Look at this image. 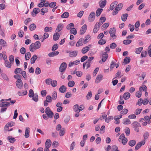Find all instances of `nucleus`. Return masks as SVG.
<instances>
[{"mask_svg":"<svg viewBox=\"0 0 151 151\" xmlns=\"http://www.w3.org/2000/svg\"><path fill=\"white\" fill-rule=\"evenodd\" d=\"M41 45L40 42L39 41H37L35 43H32L29 46V50L30 51L33 52L34 50L38 49L40 48Z\"/></svg>","mask_w":151,"mask_h":151,"instance_id":"f257e3e1","label":"nucleus"},{"mask_svg":"<svg viewBox=\"0 0 151 151\" xmlns=\"http://www.w3.org/2000/svg\"><path fill=\"white\" fill-rule=\"evenodd\" d=\"M45 112L48 117L50 118H53L54 113L49 107H47L45 109Z\"/></svg>","mask_w":151,"mask_h":151,"instance_id":"f03ea898","label":"nucleus"},{"mask_svg":"<svg viewBox=\"0 0 151 151\" xmlns=\"http://www.w3.org/2000/svg\"><path fill=\"white\" fill-rule=\"evenodd\" d=\"M67 68L66 63L65 62L62 63L59 68V71L61 73V74H62L64 72Z\"/></svg>","mask_w":151,"mask_h":151,"instance_id":"7ed1b4c3","label":"nucleus"},{"mask_svg":"<svg viewBox=\"0 0 151 151\" xmlns=\"http://www.w3.org/2000/svg\"><path fill=\"white\" fill-rule=\"evenodd\" d=\"M52 99L51 96L49 95H47L46 97V100L44 101V104L45 106H47L48 105V103H51L52 101Z\"/></svg>","mask_w":151,"mask_h":151,"instance_id":"20e7f679","label":"nucleus"},{"mask_svg":"<svg viewBox=\"0 0 151 151\" xmlns=\"http://www.w3.org/2000/svg\"><path fill=\"white\" fill-rule=\"evenodd\" d=\"M133 126L134 130L137 132H139V128L141 127L140 124L137 122H135L133 123Z\"/></svg>","mask_w":151,"mask_h":151,"instance_id":"39448f33","label":"nucleus"},{"mask_svg":"<svg viewBox=\"0 0 151 151\" xmlns=\"http://www.w3.org/2000/svg\"><path fill=\"white\" fill-rule=\"evenodd\" d=\"M116 29L115 28H111L109 30V33L111 36L114 39H115L116 37V35H115L116 32Z\"/></svg>","mask_w":151,"mask_h":151,"instance_id":"423d86ee","label":"nucleus"},{"mask_svg":"<svg viewBox=\"0 0 151 151\" xmlns=\"http://www.w3.org/2000/svg\"><path fill=\"white\" fill-rule=\"evenodd\" d=\"M145 141L143 140L138 142L136 145L134 150H137L139 149L142 145H144L145 143Z\"/></svg>","mask_w":151,"mask_h":151,"instance_id":"0eeeda50","label":"nucleus"},{"mask_svg":"<svg viewBox=\"0 0 151 151\" xmlns=\"http://www.w3.org/2000/svg\"><path fill=\"white\" fill-rule=\"evenodd\" d=\"M15 123L13 122H11L7 123L5 125L4 129V130H7L9 129V127H11L14 126Z\"/></svg>","mask_w":151,"mask_h":151,"instance_id":"6e6552de","label":"nucleus"},{"mask_svg":"<svg viewBox=\"0 0 151 151\" xmlns=\"http://www.w3.org/2000/svg\"><path fill=\"white\" fill-rule=\"evenodd\" d=\"M16 84L17 88L21 89L23 86V82L21 80H18L16 82Z\"/></svg>","mask_w":151,"mask_h":151,"instance_id":"1a4fd4ad","label":"nucleus"},{"mask_svg":"<svg viewBox=\"0 0 151 151\" xmlns=\"http://www.w3.org/2000/svg\"><path fill=\"white\" fill-rule=\"evenodd\" d=\"M95 14L94 12H91L88 17V20L90 22H93L95 19Z\"/></svg>","mask_w":151,"mask_h":151,"instance_id":"9d476101","label":"nucleus"},{"mask_svg":"<svg viewBox=\"0 0 151 151\" xmlns=\"http://www.w3.org/2000/svg\"><path fill=\"white\" fill-rule=\"evenodd\" d=\"M10 103L6 101L2 102L0 104V107L1 108L7 107L9 106Z\"/></svg>","mask_w":151,"mask_h":151,"instance_id":"9b49d317","label":"nucleus"},{"mask_svg":"<svg viewBox=\"0 0 151 151\" xmlns=\"http://www.w3.org/2000/svg\"><path fill=\"white\" fill-rule=\"evenodd\" d=\"M87 27L86 24H84L82 26L80 30V34L81 35L84 34L85 32L87 29Z\"/></svg>","mask_w":151,"mask_h":151,"instance_id":"f8f14e48","label":"nucleus"},{"mask_svg":"<svg viewBox=\"0 0 151 151\" xmlns=\"http://www.w3.org/2000/svg\"><path fill=\"white\" fill-rule=\"evenodd\" d=\"M92 64V62H89L88 61H86L85 63H84L83 64V68L84 69L86 66V69H87L90 67L91 64Z\"/></svg>","mask_w":151,"mask_h":151,"instance_id":"ddd939ff","label":"nucleus"},{"mask_svg":"<svg viewBox=\"0 0 151 151\" xmlns=\"http://www.w3.org/2000/svg\"><path fill=\"white\" fill-rule=\"evenodd\" d=\"M108 54L107 52H104L102 54V61L103 62H105L108 58Z\"/></svg>","mask_w":151,"mask_h":151,"instance_id":"4468645a","label":"nucleus"},{"mask_svg":"<svg viewBox=\"0 0 151 151\" xmlns=\"http://www.w3.org/2000/svg\"><path fill=\"white\" fill-rule=\"evenodd\" d=\"M106 18L105 17H101L100 19L99 22L97 23V25L100 27L101 25H102L106 21Z\"/></svg>","mask_w":151,"mask_h":151,"instance_id":"2eb2a0df","label":"nucleus"},{"mask_svg":"<svg viewBox=\"0 0 151 151\" xmlns=\"http://www.w3.org/2000/svg\"><path fill=\"white\" fill-rule=\"evenodd\" d=\"M102 78L103 75L102 74H100L98 75L95 81L96 83H99L102 80Z\"/></svg>","mask_w":151,"mask_h":151,"instance_id":"dca6fc26","label":"nucleus"},{"mask_svg":"<svg viewBox=\"0 0 151 151\" xmlns=\"http://www.w3.org/2000/svg\"><path fill=\"white\" fill-rule=\"evenodd\" d=\"M106 4V0H101L99 2V4L101 7L103 8L104 7Z\"/></svg>","mask_w":151,"mask_h":151,"instance_id":"f3484780","label":"nucleus"},{"mask_svg":"<svg viewBox=\"0 0 151 151\" xmlns=\"http://www.w3.org/2000/svg\"><path fill=\"white\" fill-rule=\"evenodd\" d=\"M63 28V24H62L60 23L58 25L55 31L57 32H59L62 30Z\"/></svg>","mask_w":151,"mask_h":151,"instance_id":"a211bd4d","label":"nucleus"},{"mask_svg":"<svg viewBox=\"0 0 151 151\" xmlns=\"http://www.w3.org/2000/svg\"><path fill=\"white\" fill-rule=\"evenodd\" d=\"M118 4L117 2L115 1L112 3L110 5L109 9L111 10H113L115 7Z\"/></svg>","mask_w":151,"mask_h":151,"instance_id":"6ab92c4d","label":"nucleus"},{"mask_svg":"<svg viewBox=\"0 0 151 151\" xmlns=\"http://www.w3.org/2000/svg\"><path fill=\"white\" fill-rule=\"evenodd\" d=\"M66 87L64 85L61 86L59 88V91L62 93H64L66 91Z\"/></svg>","mask_w":151,"mask_h":151,"instance_id":"aec40b11","label":"nucleus"},{"mask_svg":"<svg viewBox=\"0 0 151 151\" xmlns=\"http://www.w3.org/2000/svg\"><path fill=\"white\" fill-rule=\"evenodd\" d=\"M29 129L30 128L29 127L26 128L24 134V137L26 138H28L29 137Z\"/></svg>","mask_w":151,"mask_h":151,"instance_id":"412c9836","label":"nucleus"},{"mask_svg":"<svg viewBox=\"0 0 151 151\" xmlns=\"http://www.w3.org/2000/svg\"><path fill=\"white\" fill-rule=\"evenodd\" d=\"M78 51L77 50L70 52L69 56L70 57H74L76 56L78 54Z\"/></svg>","mask_w":151,"mask_h":151,"instance_id":"4be33fe9","label":"nucleus"},{"mask_svg":"<svg viewBox=\"0 0 151 151\" xmlns=\"http://www.w3.org/2000/svg\"><path fill=\"white\" fill-rule=\"evenodd\" d=\"M84 42V39L83 38L80 39L77 42L76 46V47H79L83 45V42Z\"/></svg>","mask_w":151,"mask_h":151,"instance_id":"5701e85b","label":"nucleus"},{"mask_svg":"<svg viewBox=\"0 0 151 151\" xmlns=\"http://www.w3.org/2000/svg\"><path fill=\"white\" fill-rule=\"evenodd\" d=\"M131 59L129 57H126L123 60V63L124 64H127L129 63Z\"/></svg>","mask_w":151,"mask_h":151,"instance_id":"b1692460","label":"nucleus"},{"mask_svg":"<svg viewBox=\"0 0 151 151\" xmlns=\"http://www.w3.org/2000/svg\"><path fill=\"white\" fill-rule=\"evenodd\" d=\"M59 52L58 51H56L54 52H52L49 53L48 55L50 57H53L58 55Z\"/></svg>","mask_w":151,"mask_h":151,"instance_id":"393cba45","label":"nucleus"},{"mask_svg":"<svg viewBox=\"0 0 151 151\" xmlns=\"http://www.w3.org/2000/svg\"><path fill=\"white\" fill-rule=\"evenodd\" d=\"M60 35L58 32L55 33L53 36V39L55 41L58 40L59 38Z\"/></svg>","mask_w":151,"mask_h":151,"instance_id":"a878e982","label":"nucleus"},{"mask_svg":"<svg viewBox=\"0 0 151 151\" xmlns=\"http://www.w3.org/2000/svg\"><path fill=\"white\" fill-rule=\"evenodd\" d=\"M37 58V56L36 55H34L31 58V64L34 63L36 59Z\"/></svg>","mask_w":151,"mask_h":151,"instance_id":"bb28decb","label":"nucleus"},{"mask_svg":"<svg viewBox=\"0 0 151 151\" xmlns=\"http://www.w3.org/2000/svg\"><path fill=\"white\" fill-rule=\"evenodd\" d=\"M69 16V13L68 12L63 13L61 16V17L62 18H68Z\"/></svg>","mask_w":151,"mask_h":151,"instance_id":"cd10ccee","label":"nucleus"},{"mask_svg":"<svg viewBox=\"0 0 151 151\" xmlns=\"http://www.w3.org/2000/svg\"><path fill=\"white\" fill-rule=\"evenodd\" d=\"M89 47L87 46L83 47L81 50V52L83 54H85L89 50Z\"/></svg>","mask_w":151,"mask_h":151,"instance_id":"c85d7f7f","label":"nucleus"},{"mask_svg":"<svg viewBox=\"0 0 151 151\" xmlns=\"http://www.w3.org/2000/svg\"><path fill=\"white\" fill-rule=\"evenodd\" d=\"M130 96V93L128 92L125 93L123 95V98L125 100L128 99Z\"/></svg>","mask_w":151,"mask_h":151,"instance_id":"c756f323","label":"nucleus"},{"mask_svg":"<svg viewBox=\"0 0 151 151\" xmlns=\"http://www.w3.org/2000/svg\"><path fill=\"white\" fill-rule=\"evenodd\" d=\"M51 144V141L49 139H47L46 142L45 143V147H50Z\"/></svg>","mask_w":151,"mask_h":151,"instance_id":"7c9ffc66","label":"nucleus"},{"mask_svg":"<svg viewBox=\"0 0 151 151\" xmlns=\"http://www.w3.org/2000/svg\"><path fill=\"white\" fill-rule=\"evenodd\" d=\"M27 90H25L23 91H18L17 93L18 94L19 96H23L27 95Z\"/></svg>","mask_w":151,"mask_h":151,"instance_id":"2f4dec72","label":"nucleus"},{"mask_svg":"<svg viewBox=\"0 0 151 151\" xmlns=\"http://www.w3.org/2000/svg\"><path fill=\"white\" fill-rule=\"evenodd\" d=\"M100 27L98 26L97 25V23H96L94 26V27L93 29V32L94 33H97L99 30Z\"/></svg>","mask_w":151,"mask_h":151,"instance_id":"473e14b6","label":"nucleus"},{"mask_svg":"<svg viewBox=\"0 0 151 151\" xmlns=\"http://www.w3.org/2000/svg\"><path fill=\"white\" fill-rule=\"evenodd\" d=\"M36 28V25L34 23L30 24L29 27V29L31 31L35 30Z\"/></svg>","mask_w":151,"mask_h":151,"instance_id":"72a5a7b5","label":"nucleus"},{"mask_svg":"<svg viewBox=\"0 0 151 151\" xmlns=\"http://www.w3.org/2000/svg\"><path fill=\"white\" fill-rule=\"evenodd\" d=\"M7 139L9 142L11 143L14 142L16 141V139L14 138L11 136L8 137Z\"/></svg>","mask_w":151,"mask_h":151,"instance_id":"f704fd0d","label":"nucleus"},{"mask_svg":"<svg viewBox=\"0 0 151 151\" xmlns=\"http://www.w3.org/2000/svg\"><path fill=\"white\" fill-rule=\"evenodd\" d=\"M128 16L127 14H123L121 16L122 20L124 22L126 21Z\"/></svg>","mask_w":151,"mask_h":151,"instance_id":"c9c22d12","label":"nucleus"},{"mask_svg":"<svg viewBox=\"0 0 151 151\" xmlns=\"http://www.w3.org/2000/svg\"><path fill=\"white\" fill-rule=\"evenodd\" d=\"M103 9L101 8H98L96 12V15L97 17L99 16L102 12Z\"/></svg>","mask_w":151,"mask_h":151,"instance_id":"e433bc0d","label":"nucleus"},{"mask_svg":"<svg viewBox=\"0 0 151 151\" xmlns=\"http://www.w3.org/2000/svg\"><path fill=\"white\" fill-rule=\"evenodd\" d=\"M31 57V54L29 52H27L25 55V58L26 60H28Z\"/></svg>","mask_w":151,"mask_h":151,"instance_id":"4c0bfd02","label":"nucleus"},{"mask_svg":"<svg viewBox=\"0 0 151 151\" xmlns=\"http://www.w3.org/2000/svg\"><path fill=\"white\" fill-rule=\"evenodd\" d=\"M149 133L147 131L145 132L143 134V137L145 140L147 139L149 136Z\"/></svg>","mask_w":151,"mask_h":151,"instance_id":"58836bf2","label":"nucleus"},{"mask_svg":"<svg viewBox=\"0 0 151 151\" xmlns=\"http://www.w3.org/2000/svg\"><path fill=\"white\" fill-rule=\"evenodd\" d=\"M123 123L124 124H130L131 122L128 119L125 118L123 119Z\"/></svg>","mask_w":151,"mask_h":151,"instance_id":"ea45409f","label":"nucleus"},{"mask_svg":"<svg viewBox=\"0 0 151 151\" xmlns=\"http://www.w3.org/2000/svg\"><path fill=\"white\" fill-rule=\"evenodd\" d=\"M142 50V47L138 48L135 49V52L136 54H139Z\"/></svg>","mask_w":151,"mask_h":151,"instance_id":"a19ab883","label":"nucleus"},{"mask_svg":"<svg viewBox=\"0 0 151 151\" xmlns=\"http://www.w3.org/2000/svg\"><path fill=\"white\" fill-rule=\"evenodd\" d=\"M91 36L89 35H87L86 36L85 38V39L84 41V43L85 44L87 43L90 40Z\"/></svg>","mask_w":151,"mask_h":151,"instance_id":"79ce46f5","label":"nucleus"},{"mask_svg":"<svg viewBox=\"0 0 151 151\" xmlns=\"http://www.w3.org/2000/svg\"><path fill=\"white\" fill-rule=\"evenodd\" d=\"M52 30V28L51 27H45L44 29V31L45 32H51Z\"/></svg>","mask_w":151,"mask_h":151,"instance_id":"37998d69","label":"nucleus"},{"mask_svg":"<svg viewBox=\"0 0 151 151\" xmlns=\"http://www.w3.org/2000/svg\"><path fill=\"white\" fill-rule=\"evenodd\" d=\"M0 44L3 47H5L6 46V42L3 39L0 40Z\"/></svg>","mask_w":151,"mask_h":151,"instance_id":"c03bdc74","label":"nucleus"},{"mask_svg":"<svg viewBox=\"0 0 151 151\" xmlns=\"http://www.w3.org/2000/svg\"><path fill=\"white\" fill-rule=\"evenodd\" d=\"M145 121L148 124H149L151 123V121L150 120V118L148 116H145L144 117Z\"/></svg>","mask_w":151,"mask_h":151,"instance_id":"a18cd8bd","label":"nucleus"},{"mask_svg":"<svg viewBox=\"0 0 151 151\" xmlns=\"http://www.w3.org/2000/svg\"><path fill=\"white\" fill-rule=\"evenodd\" d=\"M32 97V100L36 102L38 101V96L37 93H35Z\"/></svg>","mask_w":151,"mask_h":151,"instance_id":"49530a36","label":"nucleus"},{"mask_svg":"<svg viewBox=\"0 0 151 151\" xmlns=\"http://www.w3.org/2000/svg\"><path fill=\"white\" fill-rule=\"evenodd\" d=\"M4 64L5 66L7 68H10L12 66L11 63L7 60H5Z\"/></svg>","mask_w":151,"mask_h":151,"instance_id":"de8ad7c7","label":"nucleus"},{"mask_svg":"<svg viewBox=\"0 0 151 151\" xmlns=\"http://www.w3.org/2000/svg\"><path fill=\"white\" fill-rule=\"evenodd\" d=\"M57 98V92L54 91H53V93L52 94V99L54 100H55Z\"/></svg>","mask_w":151,"mask_h":151,"instance_id":"09e8293b","label":"nucleus"},{"mask_svg":"<svg viewBox=\"0 0 151 151\" xmlns=\"http://www.w3.org/2000/svg\"><path fill=\"white\" fill-rule=\"evenodd\" d=\"M41 11L42 13H41L42 15H44L45 13L47 12L48 11V9L46 7H43L41 9Z\"/></svg>","mask_w":151,"mask_h":151,"instance_id":"8fccbe9b","label":"nucleus"},{"mask_svg":"<svg viewBox=\"0 0 151 151\" xmlns=\"http://www.w3.org/2000/svg\"><path fill=\"white\" fill-rule=\"evenodd\" d=\"M70 32L71 34L75 35L77 34V30L75 28H73L70 30Z\"/></svg>","mask_w":151,"mask_h":151,"instance_id":"3c124183","label":"nucleus"},{"mask_svg":"<svg viewBox=\"0 0 151 151\" xmlns=\"http://www.w3.org/2000/svg\"><path fill=\"white\" fill-rule=\"evenodd\" d=\"M74 111L76 112H77L79 111V106L78 104H76L73 106Z\"/></svg>","mask_w":151,"mask_h":151,"instance_id":"603ef678","label":"nucleus"},{"mask_svg":"<svg viewBox=\"0 0 151 151\" xmlns=\"http://www.w3.org/2000/svg\"><path fill=\"white\" fill-rule=\"evenodd\" d=\"M75 83L73 81H71L68 82V85L69 87H72L74 86Z\"/></svg>","mask_w":151,"mask_h":151,"instance_id":"864d4df0","label":"nucleus"},{"mask_svg":"<svg viewBox=\"0 0 151 151\" xmlns=\"http://www.w3.org/2000/svg\"><path fill=\"white\" fill-rule=\"evenodd\" d=\"M147 55V52L146 51H142L141 52V56L142 58L145 57Z\"/></svg>","mask_w":151,"mask_h":151,"instance_id":"5fc2aeb1","label":"nucleus"},{"mask_svg":"<svg viewBox=\"0 0 151 151\" xmlns=\"http://www.w3.org/2000/svg\"><path fill=\"white\" fill-rule=\"evenodd\" d=\"M74 25L73 23H70L68 24L66 27V28L68 29H71L72 28H73Z\"/></svg>","mask_w":151,"mask_h":151,"instance_id":"6e6d98bb","label":"nucleus"},{"mask_svg":"<svg viewBox=\"0 0 151 151\" xmlns=\"http://www.w3.org/2000/svg\"><path fill=\"white\" fill-rule=\"evenodd\" d=\"M106 42V40L104 39H100L98 41L99 44L101 45L104 44Z\"/></svg>","mask_w":151,"mask_h":151,"instance_id":"4d7b16f0","label":"nucleus"},{"mask_svg":"<svg viewBox=\"0 0 151 151\" xmlns=\"http://www.w3.org/2000/svg\"><path fill=\"white\" fill-rule=\"evenodd\" d=\"M142 90L144 91H146L147 90V87L145 85H144L140 87L139 88V90L141 91Z\"/></svg>","mask_w":151,"mask_h":151,"instance_id":"13d9d810","label":"nucleus"},{"mask_svg":"<svg viewBox=\"0 0 151 151\" xmlns=\"http://www.w3.org/2000/svg\"><path fill=\"white\" fill-rule=\"evenodd\" d=\"M34 94L33 90L32 89H30L29 92V97L31 98L34 95Z\"/></svg>","mask_w":151,"mask_h":151,"instance_id":"bf43d9fd","label":"nucleus"},{"mask_svg":"<svg viewBox=\"0 0 151 151\" xmlns=\"http://www.w3.org/2000/svg\"><path fill=\"white\" fill-rule=\"evenodd\" d=\"M128 110L127 109H123L122 111H121L120 112V114H122V115H125L127 114V113Z\"/></svg>","mask_w":151,"mask_h":151,"instance_id":"052dcab7","label":"nucleus"},{"mask_svg":"<svg viewBox=\"0 0 151 151\" xmlns=\"http://www.w3.org/2000/svg\"><path fill=\"white\" fill-rule=\"evenodd\" d=\"M111 150V151H119V150H118L117 147L115 145L112 146Z\"/></svg>","mask_w":151,"mask_h":151,"instance_id":"680f3d73","label":"nucleus"},{"mask_svg":"<svg viewBox=\"0 0 151 151\" xmlns=\"http://www.w3.org/2000/svg\"><path fill=\"white\" fill-rule=\"evenodd\" d=\"M125 132L126 135L129 136L130 133V129L128 127H126L125 129Z\"/></svg>","mask_w":151,"mask_h":151,"instance_id":"e2e57ef3","label":"nucleus"},{"mask_svg":"<svg viewBox=\"0 0 151 151\" xmlns=\"http://www.w3.org/2000/svg\"><path fill=\"white\" fill-rule=\"evenodd\" d=\"M92 95V93H91V91L89 92L88 93V94L86 96V98L87 99H88V100L91 97Z\"/></svg>","mask_w":151,"mask_h":151,"instance_id":"0e129e2a","label":"nucleus"},{"mask_svg":"<svg viewBox=\"0 0 151 151\" xmlns=\"http://www.w3.org/2000/svg\"><path fill=\"white\" fill-rule=\"evenodd\" d=\"M52 82V80L51 78H47L45 80V82L46 83L47 85H49L51 84Z\"/></svg>","mask_w":151,"mask_h":151,"instance_id":"69168bd1","label":"nucleus"},{"mask_svg":"<svg viewBox=\"0 0 151 151\" xmlns=\"http://www.w3.org/2000/svg\"><path fill=\"white\" fill-rule=\"evenodd\" d=\"M109 25V23H106L103 24L101 26V28L102 29H106L108 27Z\"/></svg>","mask_w":151,"mask_h":151,"instance_id":"338daca9","label":"nucleus"},{"mask_svg":"<svg viewBox=\"0 0 151 151\" xmlns=\"http://www.w3.org/2000/svg\"><path fill=\"white\" fill-rule=\"evenodd\" d=\"M58 45L57 44H54L52 47V51H55L58 48Z\"/></svg>","mask_w":151,"mask_h":151,"instance_id":"774afa93","label":"nucleus"}]
</instances>
